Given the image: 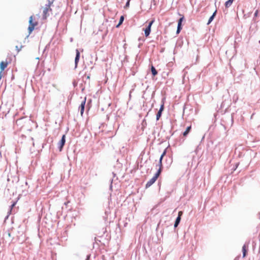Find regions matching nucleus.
Segmentation results:
<instances>
[{
  "mask_svg": "<svg viewBox=\"0 0 260 260\" xmlns=\"http://www.w3.org/2000/svg\"><path fill=\"white\" fill-rule=\"evenodd\" d=\"M161 171V168H159L157 172L155 174V176H153L146 184V187H150L152 184H153L155 181L156 180L157 178L159 176V174H160V172Z\"/></svg>",
  "mask_w": 260,
  "mask_h": 260,
  "instance_id": "obj_1",
  "label": "nucleus"
},
{
  "mask_svg": "<svg viewBox=\"0 0 260 260\" xmlns=\"http://www.w3.org/2000/svg\"><path fill=\"white\" fill-rule=\"evenodd\" d=\"M29 25L28 26V29L29 30V33L30 34L32 32V31L34 29V27L37 24V23H34L32 22V16H31L29 17Z\"/></svg>",
  "mask_w": 260,
  "mask_h": 260,
  "instance_id": "obj_2",
  "label": "nucleus"
},
{
  "mask_svg": "<svg viewBox=\"0 0 260 260\" xmlns=\"http://www.w3.org/2000/svg\"><path fill=\"white\" fill-rule=\"evenodd\" d=\"M154 20H152L151 21H150L149 22V24H148L147 27L144 30L145 35L146 37H148L149 35V34L150 33V31H151V27L152 24L154 23Z\"/></svg>",
  "mask_w": 260,
  "mask_h": 260,
  "instance_id": "obj_3",
  "label": "nucleus"
},
{
  "mask_svg": "<svg viewBox=\"0 0 260 260\" xmlns=\"http://www.w3.org/2000/svg\"><path fill=\"white\" fill-rule=\"evenodd\" d=\"M65 142H66L65 135H63L61 140L58 143L59 150L60 151H61L62 150V147H63V145H64Z\"/></svg>",
  "mask_w": 260,
  "mask_h": 260,
  "instance_id": "obj_4",
  "label": "nucleus"
},
{
  "mask_svg": "<svg viewBox=\"0 0 260 260\" xmlns=\"http://www.w3.org/2000/svg\"><path fill=\"white\" fill-rule=\"evenodd\" d=\"M80 58V52L78 49L76 50V57L75 59V68H76Z\"/></svg>",
  "mask_w": 260,
  "mask_h": 260,
  "instance_id": "obj_5",
  "label": "nucleus"
},
{
  "mask_svg": "<svg viewBox=\"0 0 260 260\" xmlns=\"http://www.w3.org/2000/svg\"><path fill=\"white\" fill-rule=\"evenodd\" d=\"M86 103V98H84V100L82 102L80 106V113L82 115L84 111V106Z\"/></svg>",
  "mask_w": 260,
  "mask_h": 260,
  "instance_id": "obj_6",
  "label": "nucleus"
},
{
  "mask_svg": "<svg viewBox=\"0 0 260 260\" xmlns=\"http://www.w3.org/2000/svg\"><path fill=\"white\" fill-rule=\"evenodd\" d=\"M164 109V105H162L159 110L158 111L157 115H156V119L158 120L159 117L161 116V112Z\"/></svg>",
  "mask_w": 260,
  "mask_h": 260,
  "instance_id": "obj_7",
  "label": "nucleus"
},
{
  "mask_svg": "<svg viewBox=\"0 0 260 260\" xmlns=\"http://www.w3.org/2000/svg\"><path fill=\"white\" fill-rule=\"evenodd\" d=\"M216 12L217 11L216 10L213 13V14L212 15V16L209 18V20H208V21L207 22V24L209 25V24H210V23L213 21V20L214 19L215 15H216Z\"/></svg>",
  "mask_w": 260,
  "mask_h": 260,
  "instance_id": "obj_8",
  "label": "nucleus"
},
{
  "mask_svg": "<svg viewBox=\"0 0 260 260\" xmlns=\"http://www.w3.org/2000/svg\"><path fill=\"white\" fill-rule=\"evenodd\" d=\"M7 62H6L4 61H2L0 64V67H1V71H4L5 70V69L7 67Z\"/></svg>",
  "mask_w": 260,
  "mask_h": 260,
  "instance_id": "obj_9",
  "label": "nucleus"
},
{
  "mask_svg": "<svg viewBox=\"0 0 260 260\" xmlns=\"http://www.w3.org/2000/svg\"><path fill=\"white\" fill-rule=\"evenodd\" d=\"M234 0H228L225 3V7L226 8H229L233 3Z\"/></svg>",
  "mask_w": 260,
  "mask_h": 260,
  "instance_id": "obj_10",
  "label": "nucleus"
},
{
  "mask_svg": "<svg viewBox=\"0 0 260 260\" xmlns=\"http://www.w3.org/2000/svg\"><path fill=\"white\" fill-rule=\"evenodd\" d=\"M165 154H166V151H165L163 152V153L160 156V159H159V168H160L161 169V167H162V158H163L164 156L165 155Z\"/></svg>",
  "mask_w": 260,
  "mask_h": 260,
  "instance_id": "obj_11",
  "label": "nucleus"
},
{
  "mask_svg": "<svg viewBox=\"0 0 260 260\" xmlns=\"http://www.w3.org/2000/svg\"><path fill=\"white\" fill-rule=\"evenodd\" d=\"M180 220H181V218L180 217H177V218L176 219L175 224H174L175 228H176L178 226V224L179 223V222L180 221Z\"/></svg>",
  "mask_w": 260,
  "mask_h": 260,
  "instance_id": "obj_12",
  "label": "nucleus"
},
{
  "mask_svg": "<svg viewBox=\"0 0 260 260\" xmlns=\"http://www.w3.org/2000/svg\"><path fill=\"white\" fill-rule=\"evenodd\" d=\"M151 70L152 74L153 76H155L157 74V72L153 66H151Z\"/></svg>",
  "mask_w": 260,
  "mask_h": 260,
  "instance_id": "obj_13",
  "label": "nucleus"
},
{
  "mask_svg": "<svg viewBox=\"0 0 260 260\" xmlns=\"http://www.w3.org/2000/svg\"><path fill=\"white\" fill-rule=\"evenodd\" d=\"M181 29H182L181 24H180V23H178L177 29L176 34H179V32H180Z\"/></svg>",
  "mask_w": 260,
  "mask_h": 260,
  "instance_id": "obj_14",
  "label": "nucleus"
},
{
  "mask_svg": "<svg viewBox=\"0 0 260 260\" xmlns=\"http://www.w3.org/2000/svg\"><path fill=\"white\" fill-rule=\"evenodd\" d=\"M191 129V126H188L186 131L183 133V136H186L189 132Z\"/></svg>",
  "mask_w": 260,
  "mask_h": 260,
  "instance_id": "obj_15",
  "label": "nucleus"
},
{
  "mask_svg": "<svg viewBox=\"0 0 260 260\" xmlns=\"http://www.w3.org/2000/svg\"><path fill=\"white\" fill-rule=\"evenodd\" d=\"M243 256L244 257L246 256V246L244 245L242 247Z\"/></svg>",
  "mask_w": 260,
  "mask_h": 260,
  "instance_id": "obj_16",
  "label": "nucleus"
},
{
  "mask_svg": "<svg viewBox=\"0 0 260 260\" xmlns=\"http://www.w3.org/2000/svg\"><path fill=\"white\" fill-rule=\"evenodd\" d=\"M124 20V17L123 16H121L120 17L119 22L118 24L117 25V27H118L120 24H121Z\"/></svg>",
  "mask_w": 260,
  "mask_h": 260,
  "instance_id": "obj_17",
  "label": "nucleus"
},
{
  "mask_svg": "<svg viewBox=\"0 0 260 260\" xmlns=\"http://www.w3.org/2000/svg\"><path fill=\"white\" fill-rule=\"evenodd\" d=\"M129 0H128L125 4V8H127L129 7Z\"/></svg>",
  "mask_w": 260,
  "mask_h": 260,
  "instance_id": "obj_18",
  "label": "nucleus"
},
{
  "mask_svg": "<svg viewBox=\"0 0 260 260\" xmlns=\"http://www.w3.org/2000/svg\"><path fill=\"white\" fill-rule=\"evenodd\" d=\"M183 19H184L183 17H182L180 18L179 19L178 23H180V24H181V23H182V21H183Z\"/></svg>",
  "mask_w": 260,
  "mask_h": 260,
  "instance_id": "obj_19",
  "label": "nucleus"
},
{
  "mask_svg": "<svg viewBox=\"0 0 260 260\" xmlns=\"http://www.w3.org/2000/svg\"><path fill=\"white\" fill-rule=\"evenodd\" d=\"M182 211H179V213H178V217H180L181 218V215H182Z\"/></svg>",
  "mask_w": 260,
  "mask_h": 260,
  "instance_id": "obj_20",
  "label": "nucleus"
},
{
  "mask_svg": "<svg viewBox=\"0 0 260 260\" xmlns=\"http://www.w3.org/2000/svg\"><path fill=\"white\" fill-rule=\"evenodd\" d=\"M47 11H48V9H47V8H45V9H44V10H43V13H44V14H46V13H47Z\"/></svg>",
  "mask_w": 260,
  "mask_h": 260,
  "instance_id": "obj_21",
  "label": "nucleus"
},
{
  "mask_svg": "<svg viewBox=\"0 0 260 260\" xmlns=\"http://www.w3.org/2000/svg\"><path fill=\"white\" fill-rule=\"evenodd\" d=\"M15 203H13V204L11 205V209H12L14 206H15Z\"/></svg>",
  "mask_w": 260,
  "mask_h": 260,
  "instance_id": "obj_22",
  "label": "nucleus"
},
{
  "mask_svg": "<svg viewBox=\"0 0 260 260\" xmlns=\"http://www.w3.org/2000/svg\"><path fill=\"white\" fill-rule=\"evenodd\" d=\"M257 13H258V12H257V11H256L255 12L254 15H255V16H256V15H257Z\"/></svg>",
  "mask_w": 260,
  "mask_h": 260,
  "instance_id": "obj_23",
  "label": "nucleus"
},
{
  "mask_svg": "<svg viewBox=\"0 0 260 260\" xmlns=\"http://www.w3.org/2000/svg\"><path fill=\"white\" fill-rule=\"evenodd\" d=\"M87 79H89V76H87Z\"/></svg>",
  "mask_w": 260,
  "mask_h": 260,
  "instance_id": "obj_24",
  "label": "nucleus"
}]
</instances>
